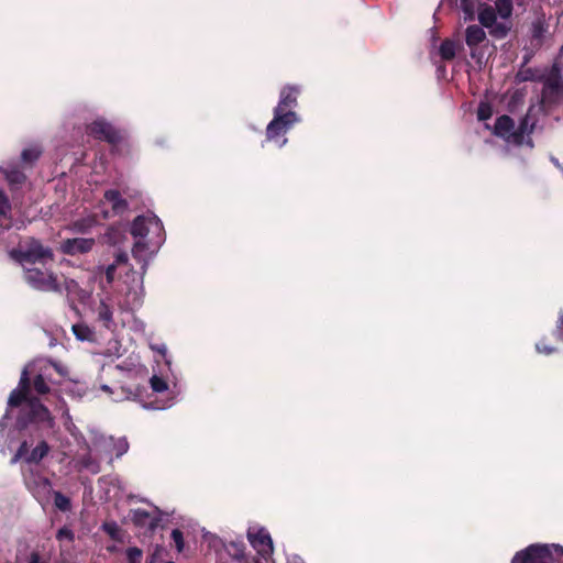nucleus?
I'll return each instance as SVG.
<instances>
[{"instance_id":"46","label":"nucleus","mask_w":563,"mask_h":563,"mask_svg":"<svg viewBox=\"0 0 563 563\" xmlns=\"http://www.w3.org/2000/svg\"><path fill=\"white\" fill-rule=\"evenodd\" d=\"M128 448H129L128 442L121 443L119 449H118L117 456H121L123 453H125Z\"/></svg>"},{"instance_id":"47","label":"nucleus","mask_w":563,"mask_h":563,"mask_svg":"<svg viewBox=\"0 0 563 563\" xmlns=\"http://www.w3.org/2000/svg\"><path fill=\"white\" fill-rule=\"evenodd\" d=\"M153 349H154V350H156V351H157L159 354H162L163 356H165L166 351H167V349H166V346H165V345L155 346V347H153Z\"/></svg>"},{"instance_id":"45","label":"nucleus","mask_w":563,"mask_h":563,"mask_svg":"<svg viewBox=\"0 0 563 563\" xmlns=\"http://www.w3.org/2000/svg\"><path fill=\"white\" fill-rule=\"evenodd\" d=\"M129 260V256L125 252H119L117 255H115V260L112 264H117V267L121 264H125Z\"/></svg>"},{"instance_id":"23","label":"nucleus","mask_w":563,"mask_h":563,"mask_svg":"<svg viewBox=\"0 0 563 563\" xmlns=\"http://www.w3.org/2000/svg\"><path fill=\"white\" fill-rule=\"evenodd\" d=\"M439 54L443 60H452L456 55V46L452 40L445 38L440 47Z\"/></svg>"},{"instance_id":"37","label":"nucleus","mask_w":563,"mask_h":563,"mask_svg":"<svg viewBox=\"0 0 563 563\" xmlns=\"http://www.w3.org/2000/svg\"><path fill=\"white\" fill-rule=\"evenodd\" d=\"M102 530L108 534L110 536L112 539H117L118 538V533H119V526L117 525V522L114 521H111V522H104L102 525Z\"/></svg>"},{"instance_id":"22","label":"nucleus","mask_w":563,"mask_h":563,"mask_svg":"<svg viewBox=\"0 0 563 563\" xmlns=\"http://www.w3.org/2000/svg\"><path fill=\"white\" fill-rule=\"evenodd\" d=\"M478 21L482 26L489 29L497 21L495 9L490 5L481 9L478 12Z\"/></svg>"},{"instance_id":"35","label":"nucleus","mask_w":563,"mask_h":563,"mask_svg":"<svg viewBox=\"0 0 563 563\" xmlns=\"http://www.w3.org/2000/svg\"><path fill=\"white\" fill-rule=\"evenodd\" d=\"M30 446H29V443L27 441H23L19 449L16 450L14 456L12 457L11 462L12 463H15L16 461L21 460V459H24L30 454Z\"/></svg>"},{"instance_id":"29","label":"nucleus","mask_w":563,"mask_h":563,"mask_svg":"<svg viewBox=\"0 0 563 563\" xmlns=\"http://www.w3.org/2000/svg\"><path fill=\"white\" fill-rule=\"evenodd\" d=\"M73 333L80 341H90L92 339V334H93L91 329L84 323L74 324Z\"/></svg>"},{"instance_id":"1","label":"nucleus","mask_w":563,"mask_h":563,"mask_svg":"<svg viewBox=\"0 0 563 563\" xmlns=\"http://www.w3.org/2000/svg\"><path fill=\"white\" fill-rule=\"evenodd\" d=\"M8 407L10 409L20 407L16 418V427L20 430L33 426L38 431H49L55 426V418L49 409L37 397L31 396V378L27 368L22 371L18 387L10 393Z\"/></svg>"},{"instance_id":"4","label":"nucleus","mask_w":563,"mask_h":563,"mask_svg":"<svg viewBox=\"0 0 563 563\" xmlns=\"http://www.w3.org/2000/svg\"><path fill=\"white\" fill-rule=\"evenodd\" d=\"M23 278L32 288L44 292L62 294V286L57 275L45 266L24 267Z\"/></svg>"},{"instance_id":"15","label":"nucleus","mask_w":563,"mask_h":563,"mask_svg":"<svg viewBox=\"0 0 563 563\" xmlns=\"http://www.w3.org/2000/svg\"><path fill=\"white\" fill-rule=\"evenodd\" d=\"M11 203L2 189H0V241L3 234L11 228Z\"/></svg>"},{"instance_id":"41","label":"nucleus","mask_w":563,"mask_h":563,"mask_svg":"<svg viewBox=\"0 0 563 563\" xmlns=\"http://www.w3.org/2000/svg\"><path fill=\"white\" fill-rule=\"evenodd\" d=\"M117 271V264H110L106 268V279L108 284H111L114 280V275Z\"/></svg>"},{"instance_id":"7","label":"nucleus","mask_w":563,"mask_h":563,"mask_svg":"<svg viewBox=\"0 0 563 563\" xmlns=\"http://www.w3.org/2000/svg\"><path fill=\"white\" fill-rule=\"evenodd\" d=\"M247 540L262 560L267 561L272 559L274 552L273 540L265 528L249 529Z\"/></svg>"},{"instance_id":"21","label":"nucleus","mask_w":563,"mask_h":563,"mask_svg":"<svg viewBox=\"0 0 563 563\" xmlns=\"http://www.w3.org/2000/svg\"><path fill=\"white\" fill-rule=\"evenodd\" d=\"M31 390L33 389L37 395H46L51 391L49 385L43 373H38L31 377Z\"/></svg>"},{"instance_id":"28","label":"nucleus","mask_w":563,"mask_h":563,"mask_svg":"<svg viewBox=\"0 0 563 563\" xmlns=\"http://www.w3.org/2000/svg\"><path fill=\"white\" fill-rule=\"evenodd\" d=\"M147 251H148L147 243L144 242L143 240H139L134 243V245L132 247V255L136 261L145 263Z\"/></svg>"},{"instance_id":"32","label":"nucleus","mask_w":563,"mask_h":563,"mask_svg":"<svg viewBox=\"0 0 563 563\" xmlns=\"http://www.w3.org/2000/svg\"><path fill=\"white\" fill-rule=\"evenodd\" d=\"M150 385L153 391L155 393H163L168 389L167 382L163 377H159L157 375L151 377Z\"/></svg>"},{"instance_id":"26","label":"nucleus","mask_w":563,"mask_h":563,"mask_svg":"<svg viewBox=\"0 0 563 563\" xmlns=\"http://www.w3.org/2000/svg\"><path fill=\"white\" fill-rule=\"evenodd\" d=\"M489 34L497 38V40H503L505 38L509 31H510V26L504 22H495L489 29Z\"/></svg>"},{"instance_id":"44","label":"nucleus","mask_w":563,"mask_h":563,"mask_svg":"<svg viewBox=\"0 0 563 563\" xmlns=\"http://www.w3.org/2000/svg\"><path fill=\"white\" fill-rule=\"evenodd\" d=\"M82 465H84L86 468H88V470L92 471L93 473L99 472V466H98V464H93V463H92V461H91V457H90V456H87V457H84V459H82Z\"/></svg>"},{"instance_id":"40","label":"nucleus","mask_w":563,"mask_h":563,"mask_svg":"<svg viewBox=\"0 0 563 563\" xmlns=\"http://www.w3.org/2000/svg\"><path fill=\"white\" fill-rule=\"evenodd\" d=\"M74 532L68 529L67 527H63L60 528L57 533H56V539L57 540H64V539H67L69 541H73L74 540Z\"/></svg>"},{"instance_id":"6","label":"nucleus","mask_w":563,"mask_h":563,"mask_svg":"<svg viewBox=\"0 0 563 563\" xmlns=\"http://www.w3.org/2000/svg\"><path fill=\"white\" fill-rule=\"evenodd\" d=\"M24 484L33 497L41 504L49 503L52 496V483L40 472L30 471L24 474Z\"/></svg>"},{"instance_id":"10","label":"nucleus","mask_w":563,"mask_h":563,"mask_svg":"<svg viewBox=\"0 0 563 563\" xmlns=\"http://www.w3.org/2000/svg\"><path fill=\"white\" fill-rule=\"evenodd\" d=\"M300 95V87L296 85H286L280 90L279 102L275 107L274 112L288 113L294 112L292 108L297 107V99Z\"/></svg>"},{"instance_id":"25","label":"nucleus","mask_w":563,"mask_h":563,"mask_svg":"<svg viewBox=\"0 0 563 563\" xmlns=\"http://www.w3.org/2000/svg\"><path fill=\"white\" fill-rule=\"evenodd\" d=\"M227 551L232 559L242 560L245 556V544L243 541H232Z\"/></svg>"},{"instance_id":"39","label":"nucleus","mask_w":563,"mask_h":563,"mask_svg":"<svg viewBox=\"0 0 563 563\" xmlns=\"http://www.w3.org/2000/svg\"><path fill=\"white\" fill-rule=\"evenodd\" d=\"M7 179L12 184H22L25 180V175L20 170H11L8 173Z\"/></svg>"},{"instance_id":"12","label":"nucleus","mask_w":563,"mask_h":563,"mask_svg":"<svg viewBox=\"0 0 563 563\" xmlns=\"http://www.w3.org/2000/svg\"><path fill=\"white\" fill-rule=\"evenodd\" d=\"M131 521L135 527L146 528L148 532H154L161 522L159 516H152L147 510L137 508L131 510Z\"/></svg>"},{"instance_id":"11","label":"nucleus","mask_w":563,"mask_h":563,"mask_svg":"<svg viewBox=\"0 0 563 563\" xmlns=\"http://www.w3.org/2000/svg\"><path fill=\"white\" fill-rule=\"evenodd\" d=\"M93 245V239L74 238L64 240L60 243L59 250L65 255L75 256L78 254H86L90 252Z\"/></svg>"},{"instance_id":"13","label":"nucleus","mask_w":563,"mask_h":563,"mask_svg":"<svg viewBox=\"0 0 563 563\" xmlns=\"http://www.w3.org/2000/svg\"><path fill=\"white\" fill-rule=\"evenodd\" d=\"M151 225L161 228V222L156 217L147 218L145 216H137L131 224L130 232L134 238L143 239L148 234Z\"/></svg>"},{"instance_id":"36","label":"nucleus","mask_w":563,"mask_h":563,"mask_svg":"<svg viewBox=\"0 0 563 563\" xmlns=\"http://www.w3.org/2000/svg\"><path fill=\"white\" fill-rule=\"evenodd\" d=\"M170 538L175 543V547L178 552H181L184 549V536L179 529H174L170 533Z\"/></svg>"},{"instance_id":"8","label":"nucleus","mask_w":563,"mask_h":563,"mask_svg":"<svg viewBox=\"0 0 563 563\" xmlns=\"http://www.w3.org/2000/svg\"><path fill=\"white\" fill-rule=\"evenodd\" d=\"M86 132L93 139L104 141L111 145L119 144L122 139L120 132L104 120H95L87 125Z\"/></svg>"},{"instance_id":"20","label":"nucleus","mask_w":563,"mask_h":563,"mask_svg":"<svg viewBox=\"0 0 563 563\" xmlns=\"http://www.w3.org/2000/svg\"><path fill=\"white\" fill-rule=\"evenodd\" d=\"M49 452V445L46 441H41L25 457L26 463H40Z\"/></svg>"},{"instance_id":"17","label":"nucleus","mask_w":563,"mask_h":563,"mask_svg":"<svg viewBox=\"0 0 563 563\" xmlns=\"http://www.w3.org/2000/svg\"><path fill=\"white\" fill-rule=\"evenodd\" d=\"M103 198L111 203V209L115 214H122L129 209L126 199H124L117 189L106 190Z\"/></svg>"},{"instance_id":"30","label":"nucleus","mask_w":563,"mask_h":563,"mask_svg":"<svg viewBox=\"0 0 563 563\" xmlns=\"http://www.w3.org/2000/svg\"><path fill=\"white\" fill-rule=\"evenodd\" d=\"M496 10L500 18L508 19L512 14V0H496Z\"/></svg>"},{"instance_id":"33","label":"nucleus","mask_w":563,"mask_h":563,"mask_svg":"<svg viewBox=\"0 0 563 563\" xmlns=\"http://www.w3.org/2000/svg\"><path fill=\"white\" fill-rule=\"evenodd\" d=\"M536 350L538 353L544 354V355H551L558 351V349L555 346H552L547 342L545 338L541 339L536 344Z\"/></svg>"},{"instance_id":"38","label":"nucleus","mask_w":563,"mask_h":563,"mask_svg":"<svg viewBox=\"0 0 563 563\" xmlns=\"http://www.w3.org/2000/svg\"><path fill=\"white\" fill-rule=\"evenodd\" d=\"M553 335L558 342H563V311H560L556 328Z\"/></svg>"},{"instance_id":"16","label":"nucleus","mask_w":563,"mask_h":563,"mask_svg":"<svg viewBox=\"0 0 563 563\" xmlns=\"http://www.w3.org/2000/svg\"><path fill=\"white\" fill-rule=\"evenodd\" d=\"M96 312L98 321L101 322L106 329L113 330L115 328V322L113 320V307L104 299L100 300L96 308Z\"/></svg>"},{"instance_id":"2","label":"nucleus","mask_w":563,"mask_h":563,"mask_svg":"<svg viewBox=\"0 0 563 563\" xmlns=\"http://www.w3.org/2000/svg\"><path fill=\"white\" fill-rule=\"evenodd\" d=\"M511 563H563V547L555 543H533L516 552Z\"/></svg>"},{"instance_id":"9","label":"nucleus","mask_w":563,"mask_h":563,"mask_svg":"<svg viewBox=\"0 0 563 563\" xmlns=\"http://www.w3.org/2000/svg\"><path fill=\"white\" fill-rule=\"evenodd\" d=\"M563 97V78L560 70L553 67L542 88V99L549 104H555Z\"/></svg>"},{"instance_id":"42","label":"nucleus","mask_w":563,"mask_h":563,"mask_svg":"<svg viewBox=\"0 0 563 563\" xmlns=\"http://www.w3.org/2000/svg\"><path fill=\"white\" fill-rule=\"evenodd\" d=\"M461 7L465 13L473 18L474 4L472 0H461Z\"/></svg>"},{"instance_id":"5","label":"nucleus","mask_w":563,"mask_h":563,"mask_svg":"<svg viewBox=\"0 0 563 563\" xmlns=\"http://www.w3.org/2000/svg\"><path fill=\"white\" fill-rule=\"evenodd\" d=\"M299 120L296 112L288 113H279L274 112L273 120L268 123L266 128V140L274 141L278 143L279 146L286 144L287 139H283L279 142V139L284 136L289 129Z\"/></svg>"},{"instance_id":"3","label":"nucleus","mask_w":563,"mask_h":563,"mask_svg":"<svg viewBox=\"0 0 563 563\" xmlns=\"http://www.w3.org/2000/svg\"><path fill=\"white\" fill-rule=\"evenodd\" d=\"M10 256L22 265H36L45 266L48 262H54V252L49 246H44L43 243L35 238H27L19 249L10 251Z\"/></svg>"},{"instance_id":"19","label":"nucleus","mask_w":563,"mask_h":563,"mask_svg":"<svg viewBox=\"0 0 563 563\" xmlns=\"http://www.w3.org/2000/svg\"><path fill=\"white\" fill-rule=\"evenodd\" d=\"M529 115H525L521 118L518 128L511 133V141L517 144L521 145L525 140V135L529 134L533 131V124L529 128Z\"/></svg>"},{"instance_id":"18","label":"nucleus","mask_w":563,"mask_h":563,"mask_svg":"<svg viewBox=\"0 0 563 563\" xmlns=\"http://www.w3.org/2000/svg\"><path fill=\"white\" fill-rule=\"evenodd\" d=\"M486 40V33L479 25L472 24L465 30V42L471 48L476 47Z\"/></svg>"},{"instance_id":"27","label":"nucleus","mask_w":563,"mask_h":563,"mask_svg":"<svg viewBox=\"0 0 563 563\" xmlns=\"http://www.w3.org/2000/svg\"><path fill=\"white\" fill-rule=\"evenodd\" d=\"M41 154L42 151L36 146L24 148L21 153V159L25 164L33 165L40 158Z\"/></svg>"},{"instance_id":"14","label":"nucleus","mask_w":563,"mask_h":563,"mask_svg":"<svg viewBox=\"0 0 563 563\" xmlns=\"http://www.w3.org/2000/svg\"><path fill=\"white\" fill-rule=\"evenodd\" d=\"M515 131V121L508 114H503L496 119L493 133L501 139L511 140V133Z\"/></svg>"},{"instance_id":"34","label":"nucleus","mask_w":563,"mask_h":563,"mask_svg":"<svg viewBox=\"0 0 563 563\" xmlns=\"http://www.w3.org/2000/svg\"><path fill=\"white\" fill-rule=\"evenodd\" d=\"M128 563H142L143 552L136 547H131L126 550Z\"/></svg>"},{"instance_id":"24","label":"nucleus","mask_w":563,"mask_h":563,"mask_svg":"<svg viewBox=\"0 0 563 563\" xmlns=\"http://www.w3.org/2000/svg\"><path fill=\"white\" fill-rule=\"evenodd\" d=\"M52 495L54 496V505L58 510L67 512L71 509V501L69 497L65 496L60 492H54L53 489Z\"/></svg>"},{"instance_id":"31","label":"nucleus","mask_w":563,"mask_h":563,"mask_svg":"<svg viewBox=\"0 0 563 563\" xmlns=\"http://www.w3.org/2000/svg\"><path fill=\"white\" fill-rule=\"evenodd\" d=\"M476 115L478 121H486L490 119L493 115L492 104L487 101H481L477 107Z\"/></svg>"},{"instance_id":"48","label":"nucleus","mask_w":563,"mask_h":563,"mask_svg":"<svg viewBox=\"0 0 563 563\" xmlns=\"http://www.w3.org/2000/svg\"><path fill=\"white\" fill-rule=\"evenodd\" d=\"M290 563H305L303 560L299 556H295Z\"/></svg>"},{"instance_id":"43","label":"nucleus","mask_w":563,"mask_h":563,"mask_svg":"<svg viewBox=\"0 0 563 563\" xmlns=\"http://www.w3.org/2000/svg\"><path fill=\"white\" fill-rule=\"evenodd\" d=\"M29 563H48V559H44L36 551L31 552Z\"/></svg>"}]
</instances>
